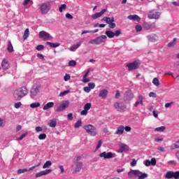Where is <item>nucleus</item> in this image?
Returning <instances> with one entry per match:
<instances>
[{"label": "nucleus", "mask_w": 179, "mask_h": 179, "mask_svg": "<svg viewBox=\"0 0 179 179\" xmlns=\"http://www.w3.org/2000/svg\"><path fill=\"white\" fill-rule=\"evenodd\" d=\"M27 93H29V91L27 90V87H22L17 90H16L13 93V97L15 100L17 101H19L24 97V96H27Z\"/></svg>", "instance_id": "1"}, {"label": "nucleus", "mask_w": 179, "mask_h": 179, "mask_svg": "<svg viewBox=\"0 0 179 179\" xmlns=\"http://www.w3.org/2000/svg\"><path fill=\"white\" fill-rule=\"evenodd\" d=\"M127 174L129 178H133V177H138V179L148 178V173H143L139 170H131Z\"/></svg>", "instance_id": "2"}, {"label": "nucleus", "mask_w": 179, "mask_h": 179, "mask_svg": "<svg viewBox=\"0 0 179 179\" xmlns=\"http://www.w3.org/2000/svg\"><path fill=\"white\" fill-rule=\"evenodd\" d=\"M83 129H85L87 134L91 136H96L97 135V129L92 124H86L83 127Z\"/></svg>", "instance_id": "3"}, {"label": "nucleus", "mask_w": 179, "mask_h": 179, "mask_svg": "<svg viewBox=\"0 0 179 179\" xmlns=\"http://www.w3.org/2000/svg\"><path fill=\"white\" fill-rule=\"evenodd\" d=\"M106 41H107V36L102 35L96 37L95 39H91L89 41V44H96V45H100V44H103V43H106Z\"/></svg>", "instance_id": "4"}, {"label": "nucleus", "mask_w": 179, "mask_h": 179, "mask_svg": "<svg viewBox=\"0 0 179 179\" xmlns=\"http://www.w3.org/2000/svg\"><path fill=\"white\" fill-rule=\"evenodd\" d=\"M141 63L138 61H134L131 63H128L126 65V68H127L128 71L132 72V71H136V69H139V66Z\"/></svg>", "instance_id": "5"}, {"label": "nucleus", "mask_w": 179, "mask_h": 179, "mask_svg": "<svg viewBox=\"0 0 179 179\" xmlns=\"http://www.w3.org/2000/svg\"><path fill=\"white\" fill-rule=\"evenodd\" d=\"M82 167H83V163L82 162H74L72 165L73 173H79L82 170Z\"/></svg>", "instance_id": "6"}, {"label": "nucleus", "mask_w": 179, "mask_h": 179, "mask_svg": "<svg viewBox=\"0 0 179 179\" xmlns=\"http://www.w3.org/2000/svg\"><path fill=\"white\" fill-rule=\"evenodd\" d=\"M114 107L117 111L120 113H124L127 110V106L122 102H116L114 103Z\"/></svg>", "instance_id": "7"}, {"label": "nucleus", "mask_w": 179, "mask_h": 179, "mask_svg": "<svg viewBox=\"0 0 179 179\" xmlns=\"http://www.w3.org/2000/svg\"><path fill=\"white\" fill-rule=\"evenodd\" d=\"M50 8H51V3L48 2V3H42L41 6V11L42 15H45L46 13H48Z\"/></svg>", "instance_id": "8"}, {"label": "nucleus", "mask_w": 179, "mask_h": 179, "mask_svg": "<svg viewBox=\"0 0 179 179\" xmlns=\"http://www.w3.org/2000/svg\"><path fill=\"white\" fill-rule=\"evenodd\" d=\"M69 107V101H63L59 106L57 107L56 111L57 113H61Z\"/></svg>", "instance_id": "9"}, {"label": "nucleus", "mask_w": 179, "mask_h": 179, "mask_svg": "<svg viewBox=\"0 0 179 179\" xmlns=\"http://www.w3.org/2000/svg\"><path fill=\"white\" fill-rule=\"evenodd\" d=\"M39 38H43L44 41H47L50 40V38H52V37L45 31H41L39 32Z\"/></svg>", "instance_id": "10"}, {"label": "nucleus", "mask_w": 179, "mask_h": 179, "mask_svg": "<svg viewBox=\"0 0 179 179\" xmlns=\"http://www.w3.org/2000/svg\"><path fill=\"white\" fill-rule=\"evenodd\" d=\"M148 16L149 19L157 20L160 17V13L157 11L152 10L148 13Z\"/></svg>", "instance_id": "11"}, {"label": "nucleus", "mask_w": 179, "mask_h": 179, "mask_svg": "<svg viewBox=\"0 0 179 179\" xmlns=\"http://www.w3.org/2000/svg\"><path fill=\"white\" fill-rule=\"evenodd\" d=\"M99 156L101 157H103V159H113V157H115L117 155L113 154V152H103L102 153L99 154Z\"/></svg>", "instance_id": "12"}, {"label": "nucleus", "mask_w": 179, "mask_h": 179, "mask_svg": "<svg viewBox=\"0 0 179 179\" xmlns=\"http://www.w3.org/2000/svg\"><path fill=\"white\" fill-rule=\"evenodd\" d=\"M107 12L106 8H103L99 13H95L94 15H92V19L96 20V19H99V17H101L103 15H104Z\"/></svg>", "instance_id": "13"}, {"label": "nucleus", "mask_w": 179, "mask_h": 179, "mask_svg": "<svg viewBox=\"0 0 179 179\" xmlns=\"http://www.w3.org/2000/svg\"><path fill=\"white\" fill-rule=\"evenodd\" d=\"M107 96H108V90L103 89L99 91V97L101 99L106 100V99H107Z\"/></svg>", "instance_id": "14"}, {"label": "nucleus", "mask_w": 179, "mask_h": 179, "mask_svg": "<svg viewBox=\"0 0 179 179\" xmlns=\"http://www.w3.org/2000/svg\"><path fill=\"white\" fill-rule=\"evenodd\" d=\"M52 169H46L45 171H42L39 173H36V178H38L39 177H43V176H47V174H50V173H52Z\"/></svg>", "instance_id": "15"}, {"label": "nucleus", "mask_w": 179, "mask_h": 179, "mask_svg": "<svg viewBox=\"0 0 179 179\" xmlns=\"http://www.w3.org/2000/svg\"><path fill=\"white\" fill-rule=\"evenodd\" d=\"M129 20H134V22H141V17L138 15H130L127 17Z\"/></svg>", "instance_id": "16"}, {"label": "nucleus", "mask_w": 179, "mask_h": 179, "mask_svg": "<svg viewBox=\"0 0 179 179\" xmlns=\"http://www.w3.org/2000/svg\"><path fill=\"white\" fill-rule=\"evenodd\" d=\"M30 93H31V97H34L37 96V93H38V87H36V86L33 87L31 89Z\"/></svg>", "instance_id": "17"}, {"label": "nucleus", "mask_w": 179, "mask_h": 179, "mask_svg": "<svg viewBox=\"0 0 179 179\" xmlns=\"http://www.w3.org/2000/svg\"><path fill=\"white\" fill-rule=\"evenodd\" d=\"M1 67L4 71H7V69L9 68V62L6 59H3L1 62Z\"/></svg>", "instance_id": "18"}, {"label": "nucleus", "mask_w": 179, "mask_h": 179, "mask_svg": "<svg viewBox=\"0 0 179 179\" xmlns=\"http://www.w3.org/2000/svg\"><path fill=\"white\" fill-rule=\"evenodd\" d=\"M125 97L127 100H132L134 99V93H132V91L128 90L125 92Z\"/></svg>", "instance_id": "19"}, {"label": "nucleus", "mask_w": 179, "mask_h": 179, "mask_svg": "<svg viewBox=\"0 0 179 179\" xmlns=\"http://www.w3.org/2000/svg\"><path fill=\"white\" fill-rule=\"evenodd\" d=\"M83 43V41H80L77 44L72 45L70 48V51H75V50H78L80 45H82V43Z\"/></svg>", "instance_id": "20"}, {"label": "nucleus", "mask_w": 179, "mask_h": 179, "mask_svg": "<svg viewBox=\"0 0 179 179\" xmlns=\"http://www.w3.org/2000/svg\"><path fill=\"white\" fill-rule=\"evenodd\" d=\"M139 104L143 106V96L142 95L138 96V101L135 103L134 106L138 107Z\"/></svg>", "instance_id": "21"}, {"label": "nucleus", "mask_w": 179, "mask_h": 179, "mask_svg": "<svg viewBox=\"0 0 179 179\" xmlns=\"http://www.w3.org/2000/svg\"><path fill=\"white\" fill-rule=\"evenodd\" d=\"M124 127L123 125H120L117 127V131H115V135H122L124 134Z\"/></svg>", "instance_id": "22"}, {"label": "nucleus", "mask_w": 179, "mask_h": 179, "mask_svg": "<svg viewBox=\"0 0 179 179\" xmlns=\"http://www.w3.org/2000/svg\"><path fill=\"white\" fill-rule=\"evenodd\" d=\"M90 72V69H89L85 73V74L83 76V82L84 83H87V82H90V79L87 78V76H89Z\"/></svg>", "instance_id": "23"}, {"label": "nucleus", "mask_w": 179, "mask_h": 179, "mask_svg": "<svg viewBox=\"0 0 179 179\" xmlns=\"http://www.w3.org/2000/svg\"><path fill=\"white\" fill-rule=\"evenodd\" d=\"M48 125L50 127V128H55V127H57V119L50 120Z\"/></svg>", "instance_id": "24"}, {"label": "nucleus", "mask_w": 179, "mask_h": 179, "mask_svg": "<svg viewBox=\"0 0 179 179\" xmlns=\"http://www.w3.org/2000/svg\"><path fill=\"white\" fill-rule=\"evenodd\" d=\"M52 107H54V102H48L43 106V110H48L52 108Z\"/></svg>", "instance_id": "25"}, {"label": "nucleus", "mask_w": 179, "mask_h": 179, "mask_svg": "<svg viewBox=\"0 0 179 179\" xmlns=\"http://www.w3.org/2000/svg\"><path fill=\"white\" fill-rule=\"evenodd\" d=\"M105 34L108 38H114V32L113 31H106Z\"/></svg>", "instance_id": "26"}, {"label": "nucleus", "mask_w": 179, "mask_h": 179, "mask_svg": "<svg viewBox=\"0 0 179 179\" xmlns=\"http://www.w3.org/2000/svg\"><path fill=\"white\" fill-rule=\"evenodd\" d=\"M171 150H174V149H179V140L170 146Z\"/></svg>", "instance_id": "27"}, {"label": "nucleus", "mask_w": 179, "mask_h": 179, "mask_svg": "<svg viewBox=\"0 0 179 179\" xmlns=\"http://www.w3.org/2000/svg\"><path fill=\"white\" fill-rule=\"evenodd\" d=\"M48 45H50L52 48H57V47H59L61 45L60 43H54L51 42H47Z\"/></svg>", "instance_id": "28"}, {"label": "nucleus", "mask_w": 179, "mask_h": 179, "mask_svg": "<svg viewBox=\"0 0 179 179\" xmlns=\"http://www.w3.org/2000/svg\"><path fill=\"white\" fill-rule=\"evenodd\" d=\"M173 171H168L166 175H165V178H169V179H171V178H173Z\"/></svg>", "instance_id": "29"}, {"label": "nucleus", "mask_w": 179, "mask_h": 179, "mask_svg": "<svg viewBox=\"0 0 179 179\" xmlns=\"http://www.w3.org/2000/svg\"><path fill=\"white\" fill-rule=\"evenodd\" d=\"M165 130H166V127L164 126H162L155 129V132H164Z\"/></svg>", "instance_id": "30"}, {"label": "nucleus", "mask_w": 179, "mask_h": 179, "mask_svg": "<svg viewBox=\"0 0 179 179\" xmlns=\"http://www.w3.org/2000/svg\"><path fill=\"white\" fill-rule=\"evenodd\" d=\"M7 50L8 51V52H13V45H12V42H10V41H9L8 42Z\"/></svg>", "instance_id": "31"}, {"label": "nucleus", "mask_w": 179, "mask_h": 179, "mask_svg": "<svg viewBox=\"0 0 179 179\" xmlns=\"http://www.w3.org/2000/svg\"><path fill=\"white\" fill-rule=\"evenodd\" d=\"M30 34V32L29 31V28H27L24 31V35H23V39L26 40L27 38V37H29Z\"/></svg>", "instance_id": "32"}, {"label": "nucleus", "mask_w": 179, "mask_h": 179, "mask_svg": "<svg viewBox=\"0 0 179 179\" xmlns=\"http://www.w3.org/2000/svg\"><path fill=\"white\" fill-rule=\"evenodd\" d=\"M50 166H52V162L51 161H47L43 166V169H48V167H50Z\"/></svg>", "instance_id": "33"}, {"label": "nucleus", "mask_w": 179, "mask_h": 179, "mask_svg": "<svg viewBox=\"0 0 179 179\" xmlns=\"http://www.w3.org/2000/svg\"><path fill=\"white\" fill-rule=\"evenodd\" d=\"M127 150V145L126 144H121L120 145V152L122 153L123 152H125Z\"/></svg>", "instance_id": "34"}, {"label": "nucleus", "mask_w": 179, "mask_h": 179, "mask_svg": "<svg viewBox=\"0 0 179 179\" xmlns=\"http://www.w3.org/2000/svg\"><path fill=\"white\" fill-rule=\"evenodd\" d=\"M155 27H156V24L155 22L151 24H147V26H145L146 30H150V29H155Z\"/></svg>", "instance_id": "35"}, {"label": "nucleus", "mask_w": 179, "mask_h": 179, "mask_svg": "<svg viewBox=\"0 0 179 179\" xmlns=\"http://www.w3.org/2000/svg\"><path fill=\"white\" fill-rule=\"evenodd\" d=\"M176 44H177V38H174L173 41L169 43L167 45L168 47L171 48V47H174V45H176Z\"/></svg>", "instance_id": "36"}, {"label": "nucleus", "mask_w": 179, "mask_h": 179, "mask_svg": "<svg viewBox=\"0 0 179 179\" xmlns=\"http://www.w3.org/2000/svg\"><path fill=\"white\" fill-rule=\"evenodd\" d=\"M152 83L155 85V86H159L160 85V82H159V78H154L152 80Z\"/></svg>", "instance_id": "37"}, {"label": "nucleus", "mask_w": 179, "mask_h": 179, "mask_svg": "<svg viewBox=\"0 0 179 179\" xmlns=\"http://www.w3.org/2000/svg\"><path fill=\"white\" fill-rule=\"evenodd\" d=\"M92 108V103H87L84 106V110L89 111Z\"/></svg>", "instance_id": "38"}, {"label": "nucleus", "mask_w": 179, "mask_h": 179, "mask_svg": "<svg viewBox=\"0 0 179 179\" xmlns=\"http://www.w3.org/2000/svg\"><path fill=\"white\" fill-rule=\"evenodd\" d=\"M80 127H82L81 120H78L74 124V128H79Z\"/></svg>", "instance_id": "39"}, {"label": "nucleus", "mask_w": 179, "mask_h": 179, "mask_svg": "<svg viewBox=\"0 0 179 179\" xmlns=\"http://www.w3.org/2000/svg\"><path fill=\"white\" fill-rule=\"evenodd\" d=\"M31 108H37V107H40V103L36 102V103H33L30 104Z\"/></svg>", "instance_id": "40"}, {"label": "nucleus", "mask_w": 179, "mask_h": 179, "mask_svg": "<svg viewBox=\"0 0 179 179\" xmlns=\"http://www.w3.org/2000/svg\"><path fill=\"white\" fill-rule=\"evenodd\" d=\"M45 138H47V134H45V133L41 134L38 136V139H40V141H43V140L45 139Z\"/></svg>", "instance_id": "41"}, {"label": "nucleus", "mask_w": 179, "mask_h": 179, "mask_svg": "<svg viewBox=\"0 0 179 179\" xmlns=\"http://www.w3.org/2000/svg\"><path fill=\"white\" fill-rule=\"evenodd\" d=\"M112 22H114V18H113V17H108V18H107V20H106V23H107V24H111Z\"/></svg>", "instance_id": "42"}, {"label": "nucleus", "mask_w": 179, "mask_h": 179, "mask_svg": "<svg viewBox=\"0 0 179 179\" xmlns=\"http://www.w3.org/2000/svg\"><path fill=\"white\" fill-rule=\"evenodd\" d=\"M40 166H41V162H38V164L37 165H35V166L29 168L28 171H31L32 170H34V169H36V167H40Z\"/></svg>", "instance_id": "43"}, {"label": "nucleus", "mask_w": 179, "mask_h": 179, "mask_svg": "<svg viewBox=\"0 0 179 179\" xmlns=\"http://www.w3.org/2000/svg\"><path fill=\"white\" fill-rule=\"evenodd\" d=\"M65 9H66V4H62L59 8V11L62 13V11Z\"/></svg>", "instance_id": "44"}, {"label": "nucleus", "mask_w": 179, "mask_h": 179, "mask_svg": "<svg viewBox=\"0 0 179 179\" xmlns=\"http://www.w3.org/2000/svg\"><path fill=\"white\" fill-rule=\"evenodd\" d=\"M69 66H76V61L75 60H71L69 62Z\"/></svg>", "instance_id": "45"}, {"label": "nucleus", "mask_w": 179, "mask_h": 179, "mask_svg": "<svg viewBox=\"0 0 179 179\" xmlns=\"http://www.w3.org/2000/svg\"><path fill=\"white\" fill-rule=\"evenodd\" d=\"M28 170L26 169H18L17 174H23V173H27Z\"/></svg>", "instance_id": "46"}, {"label": "nucleus", "mask_w": 179, "mask_h": 179, "mask_svg": "<svg viewBox=\"0 0 179 179\" xmlns=\"http://www.w3.org/2000/svg\"><path fill=\"white\" fill-rule=\"evenodd\" d=\"M69 92H70L69 90H65L62 92H60L59 96V97H62V96H65V94H68V93H69Z\"/></svg>", "instance_id": "47"}, {"label": "nucleus", "mask_w": 179, "mask_h": 179, "mask_svg": "<svg viewBox=\"0 0 179 179\" xmlns=\"http://www.w3.org/2000/svg\"><path fill=\"white\" fill-rule=\"evenodd\" d=\"M15 108H20L22 107V102H17L14 104Z\"/></svg>", "instance_id": "48"}, {"label": "nucleus", "mask_w": 179, "mask_h": 179, "mask_svg": "<svg viewBox=\"0 0 179 179\" xmlns=\"http://www.w3.org/2000/svg\"><path fill=\"white\" fill-rule=\"evenodd\" d=\"M101 145H103V141L101 140H99L96 145V150H98V149H100V148H101Z\"/></svg>", "instance_id": "49"}, {"label": "nucleus", "mask_w": 179, "mask_h": 179, "mask_svg": "<svg viewBox=\"0 0 179 179\" xmlns=\"http://www.w3.org/2000/svg\"><path fill=\"white\" fill-rule=\"evenodd\" d=\"M27 136V132L22 134L20 138H17V141H22L24 138H26Z\"/></svg>", "instance_id": "50"}, {"label": "nucleus", "mask_w": 179, "mask_h": 179, "mask_svg": "<svg viewBox=\"0 0 179 179\" xmlns=\"http://www.w3.org/2000/svg\"><path fill=\"white\" fill-rule=\"evenodd\" d=\"M173 178L179 179V171L173 172Z\"/></svg>", "instance_id": "51"}, {"label": "nucleus", "mask_w": 179, "mask_h": 179, "mask_svg": "<svg viewBox=\"0 0 179 179\" xmlns=\"http://www.w3.org/2000/svg\"><path fill=\"white\" fill-rule=\"evenodd\" d=\"M43 48L44 45H39L36 47V50H37V51H41Z\"/></svg>", "instance_id": "52"}, {"label": "nucleus", "mask_w": 179, "mask_h": 179, "mask_svg": "<svg viewBox=\"0 0 179 179\" xmlns=\"http://www.w3.org/2000/svg\"><path fill=\"white\" fill-rule=\"evenodd\" d=\"M121 33H122L121 29H118V30L115 31L114 33V37H115V36L116 37H118V36L121 35Z\"/></svg>", "instance_id": "53"}, {"label": "nucleus", "mask_w": 179, "mask_h": 179, "mask_svg": "<svg viewBox=\"0 0 179 179\" xmlns=\"http://www.w3.org/2000/svg\"><path fill=\"white\" fill-rule=\"evenodd\" d=\"M88 87L91 89H94V87H96V84H94V83H89Z\"/></svg>", "instance_id": "54"}, {"label": "nucleus", "mask_w": 179, "mask_h": 179, "mask_svg": "<svg viewBox=\"0 0 179 179\" xmlns=\"http://www.w3.org/2000/svg\"><path fill=\"white\" fill-rule=\"evenodd\" d=\"M71 79V76H69V74H66L64 77V80H65V82H68V80H69Z\"/></svg>", "instance_id": "55"}, {"label": "nucleus", "mask_w": 179, "mask_h": 179, "mask_svg": "<svg viewBox=\"0 0 179 179\" xmlns=\"http://www.w3.org/2000/svg\"><path fill=\"white\" fill-rule=\"evenodd\" d=\"M67 120H69V121H72V120H73V114L69 113L67 115Z\"/></svg>", "instance_id": "56"}, {"label": "nucleus", "mask_w": 179, "mask_h": 179, "mask_svg": "<svg viewBox=\"0 0 179 179\" xmlns=\"http://www.w3.org/2000/svg\"><path fill=\"white\" fill-rule=\"evenodd\" d=\"M66 19H69L70 20H72V19H73V16H72V15H71L69 13H67L66 14Z\"/></svg>", "instance_id": "57"}, {"label": "nucleus", "mask_w": 179, "mask_h": 179, "mask_svg": "<svg viewBox=\"0 0 179 179\" xmlns=\"http://www.w3.org/2000/svg\"><path fill=\"white\" fill-rule=\"evenodd\" d=\"M130 166L131 167H135V166H136V161L135 160V159H132V162L130 163Z\"/></svg>", "instance_id": "58"}, {"label": "nucleus", "mask_w": 179, "mask_h": 179, "mask_svg": "<svg viewBox=\"0 0 179 179\" xmlns=\"http://www.w3.org/2000/svg\"><path fill=\"white\" fill-rule=\"evenodd\" d=\"M92 89L90 87H84V92H86V93H90Z\"/></svg>", "instance_id": "59"}, {"label": "nucleus", "mask_w": 179, "mask_h": 179, "mask_svg": "<svg viewBox=\"0 0 179 179\" xmlns=\"http://www.w3.org/2000/svg\"><path fill=\"white\" fill-rule=\"evenodd\" d=\"M149 96L150 97H153L154 99H156V97H157V95L155 92H150Z\"/></svg>", "instance_id": "60"}, {"label": "nucleus", "mask_w": 179, "mask_h": 179, "mask_svg": "<svg viewBox=\"0 0 179 179\" xmlns=\"http://www.w3.org/2000/svg\"><path fill=\"white\" fill-rule=\"evenodd\" d=\"M150 162L152 166H156V158H152Z\"/></svg>", "instance_id": "61"}, {"label": "nucleus", "mask_w": 179, "mask_h": 179, "mask_svg": "<svg viewBox=\"0 0 179 179\" xmlns=\"http://www.w3.org/2000/svg\"><path fill=\"white\" fill-rule=\"evenodd\" d=\"M109 29H115V23L110 22V24H109Z\"/></svg>", "instance_id": "62"}, {"label": "nucleus", "mask_w": 179, "mask_h": 179, "mask_svg": "<svg viewBox=\"0 0 179 179\" xmlns=\"http://www.w3.org/2000/svg\"><path fill=\"white\" fill-rule=\"evenodd\" d=\"M136 31H141V30H142V26H141V25H136Z\"/></svg>", "instance_id": "63"}, {"label": "nucleus", "mask_w": 179, "mask_h": 179, "mask_svg": "<svg viewBox=\"0 0 179 179\" xmlns=\"http://www.w3.org/2000/svg\"><path fill=\"white\" fill-rule=\"evenodd\" d=\"M80 114L81 115H87V110H86V109H84L81 111Z\"/></svg>", "instance_id": "64"}]
</instances>
